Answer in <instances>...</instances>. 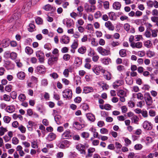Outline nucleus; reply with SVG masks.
<instances>
[{
    "label": "nucleus",
    "mask_w": 158,
    "mask_h": 158,
    "mask_svg": "<svg viewBox=\"0 0 158 158\" xmlns=\"http://www.w3.org/2000/svg\"><path fill=\"white\" fill-rule=\"evenodd\" d=\"M97 50L99 54L103 56H106L111 54L110 48H109L105 49L102 47L99 46L97 48Z\"/></svg>",
    "instance_id": "1"
},
{
    "label": "nucleus",
    "mask_w": 158,
    "mask_h": 158,
    "mask_svg": "<svg viewBox=\"0 0 158 158\" xmlns=\"http://www.w3.org/2000/svg\"><path fill=\"white\" fill-rule=\"evenodd\" d=\"M31 4V2L30 0H25V1L24 6H23L21 10V13H24L27 11L29 7L30 6Z\"/></svg>",
    "instance_id": "2"
},
{
    "label": "nucleus",
    "mask_w": 158,
    "mask_h": 158,
    "mask_svg": "<svg viewBox=\"0 0 158 158\" xmlns=\"http://www.w3.org/2000/svg\"><path fill=\"white\" fill-rule=\"evenodd\" d=\"M58 59V56H54L53 55H51L48 61V64L50 65H52L56 62H57Z\"/></svg>",
    "instance_id": "3"
},
{
    "label": "nucleus",
    "mask_w": 158,
    "mask_h": 158,
    "mask_svg": "<svg viewBox=\"0 0 158 158\" xmlns=\"http://www.w3.org/2000/svg\"><path fill=\"white\" fill-rule=\"evenodd\" d=\"M62 93L63 97L64 98L70 99L72 97V91L70 89H65Z\"/></svg>",
    "instance_id": "4"
},
{
    "label": "nucleus",
    "mask_w": 158,
    "mask_h": 158,
    "mask_svg": "<svg viewBox=\"0 0 158 158\" xmlns=\"http://www.w3.org/2000/svg\"><path fill=\"white\" fill-rule=\"evenodd\" d=\"M36 56L38 57L40 62L42 63L44 62V56L43 52L40 51H37L36 52Z\"/></svg>",
    "instance_id": "5"
},
{
    "label": "nucleus",
    "mask_w": 158,
    "mask_h": 158,
    "mask_svg": "<svg viewBox=\"0 0 158 158\" xmlns=\"http://www.w3.org/2000/svg\"><path fill=\"white\" fill-rule=\"evenodd\" d=\"M72 133L69 130H66L62 135L61 138L63 139H68L72 136Z\"/></svg>",
    "instance_id": "6"
},
{
    "label": "nucleus",
    "mask_w": 158,
    "mask_h": 158,
    "mask_svg": "<svg viewBox=\"0 0 158 158\" xmlns=\"http://www.w3.org/2000/svg\"><path fill=\"white\" fill-rule=\"evenodd\" d=\"M70 144V142L67 140H64L61 143H60L58 146L61 148H69Z\"/></svg>",
    "instance_id": "7"
},
{
    "label": "nucleus",
    "mask_w": 158,
    "mask_h": 158,
    "mask_svg": "<svg viewBox=\"0 0 158 158\" xmlns=\"http://www.w3.org/2000/svg\"><path fill=\"white\" fill-rule=\"evenodd\" d=\"M146 99L145 100L146 103L148 106H150L153 102L152 98L149 93H146Z\"/></svg>",
    "instance_id": "8"
},
{
    "label": "nucleus",
    "mask_w": 158,
    "mask_h": 158,
    "mask_svg": "<svg viewBox=\"0 0 158 158\" xmlns=\"http://www.w3.org/2000/svg\"><path fill=\"white\" fill-rule=\"evenodd\" d=\"M69 41L70 38L66 35H63L60 39V42L62 44H67L69 43Z\"/></svg>",
    "instance_id": "9"
},
{
    "label": "nucleus",
    "mask_w": 158,
    "mask_h": 158,
    "mask_svg": "<svg viewBox=\"0 0 158 158\" xmlns=\"http://www.w3.org/2000/svg\"><path fill=\"white\" fill-rule=\"evenodd\" d=\"M105 26L109 30L113 31L114 29V26L110 21L106 22L105 23Z\"/></svg>",
    "instance_id": "10"
},
{
    "label": "nucleus",
    "mask_w": 158,
    "mask_h": 158,
    "mask_svg": "<svg viewBox=\"0 0 158 158\" xmlns=\"http://www.w3.org/2000/svg\"><path fill=\"white\" fill-rule=\"evenodd\" d=\"M131 46L133 48H140L142 47L143 44L141 42H138L136 43L134 42L131 44Z\"/></svg>",
    "instance_id": "11"
},
{
    "label": "nucleus",
    "mask_w": 158,
    "mask_h": 158,
    "mask_svg": "<svg viewBox=\"0 0 158 158\" xmlns=\"http://www.w3.org/2000/svg\"><path fill=\"white\" fill-rule=\"evenodd\" d=\"M143 127L144 128L147 130H150L152 128L151 123L147 121H145L143 122Z\"/></svg>",
    "instance_id": "12"
},
{
    "label": "nucleus",
    "mask_w": 158,
    "mask_h": 158,
    "mask_svg": "<svg viewBox=\"0 0 158 158\" xmlns=\"http://www.w3.org/2000/svg\"><path fill=\"white\" fill-rule=\"evenodd\" d=\"M102 67L101 66L97 65H94L93 68V71L97 75L99 74Z\"/></svg>",
    "instance_id": "13"
},
{
    "label": "nucleus",
    "mask_w": 158,
    "mask_h": 158,
    "mask_svg": "<svg viewBox=\"0 0 158 158\" xmlns=\"http://www.w3.org/2000/svg\"><path fill=\"white\" fill-rule=\"evenodd\" d=\"M101 60L102 63L105 65H108L111 63V60L110 58L105 57L101 59Z\"/></svg>",
    "instance_id": "14"
},
{
    "label": "nucleus",
    "mask_w": 158,
    "mask_h": 158,
    "mask_svg": "<svg viewBox=\"0 0 158 158\" xmlns=\"http://www.w3.org/2000/svg\"><path fill=\"white\" fill-rule=\"evenodd\" d=\"M5 66L8 69H11L13 68L14 65L10 61L6 60L5 61Z\"/></svg>",
    "instance_id": "15"
},
{
    "label": "nucleus",
    "mask_w": 158,
    "mask_h": 158,
    "mask_svg": "<svg viewBox=\"0 0 158 158\" xmlns=\"http://www.w3.org/2000/svg\"><path fill=\"white\" fill-rule=\"evenodd\" d=\"M37 124L35 123L32 121H30L28 122L27 127L29 130L32 131V127L34 126H35Z\"/></svg>",
    "instance_id": "16"
},
{
    "label": "nucleus",
    "mask_w": 158,
    "mask_h": 158,
    "mask_svg": "<svg viewBox=\"0 0 158 158\" xmlns=\"http://www.w3.org/2000/svg\"><path fill=\"white\" fill-rule=\"evenodd\" d=\"M121 6V4L118 2H114L113 4V9L116 10H120Z\"/></svg>",
    "instance_id": "17"
},
{
    "label": "nucleus",
    "mask_w": 158,
    "mask_h": 158,
    "mask_svg": "<svg viewBox=\"0 0 158 158\" xmlns=\"http://www.w3.org/2000/svg\"><path fill=\"white\" fill-rule=\"evenodd\" d=\"M98 85L102 88L103 90H107L109 89V86L103 82H100L98 83Z\"/></svg>",
    "instance_id": "18"
},
{
    "label": "nucleus",
    "mask_w": 158,
    "mask_h": 158,
    "mask_svg": "<svg viewBox=\"0 0 158 158\" xmlns=\"http://www.w3.org/2000/svg\"><path fill=\"white\" fill-rule=\"evenodd\" d=\"M94 91L93 88L91 87L86 86L83 88V92L85 94H87Z\"/></svg>",
    "instance_id": "19"
},
{
    "label": "nucleus",
    "mask_w": 158,
    "mask_h": 158,
    "mask_svg": "<svg viewBox=\"0 0 158 158\" xmlns=\"http://www.w3.org/2000/svg\"><path fill=\"white\" fill-rule=\"evenodd\" d=\"M17 78L21 80L24 79L25 77V73L23 72H19L17 74Z\"/></svg>",
    "instance_id": "20"
},
{
    "label": "nucleus",
    "mask_w": 158,
    "mask_h": 158,
    "mask_svg": "<svg viewBox=\"0 0 158 158\" xmlns=\"http://www.w3.org/2000/svg\"><path fill=\"white\" fill-rule=\"evenodd\" d=\"M86 116L87 118L90 121L94 122L95 119L94 115L91 113H87Z\"/></svg>",
    "instance_id": "21"
},
{
    "label": "nucleus",
    "mask_w": 158,
    "mask_h": 158,
    "mask_svg": "<svg viewBox=\"0 0 158 158\" xmlns=\"http://www.w3.org/2000/svg\"><path fill=\"white\" fill-rule=\"evenodd\" d=\"M36 69L37 72L39 73H43L45 72V68L43 65H40L36 67Z\"/></svg>",
    "instance_id": "22"
},
{
    "label": "nucleus",
    "mask_w": 158,
    "mask_h": 158,
    "mask_svg": "<svg viewBox=\"0 0 158 158\" xmlns=\"http://www.w3.org/2000/svg\"><path fill=\"white\" fill-rule=\"evenodd\" d=\"M63 22L64 24H66L68 27H70L72 25V21L70 19H64L63 20Z\"/></svg>",
    "instance_id": "23"
},
{
    "label": "nucleus",
    "mask_w": 158,
    "mask_h": 158,
    "mask_svg": "<svg viewBox=\"0 0 158 158\" xmlns=\"http://www.w3.org/2000/svg\"><path fill=\"white\" fill-rule=\"evenodd\" d=\"M43 8L44 10H45L48 11L49 10H52V11H53L55 10V8H54L51 5L49 4H47L46 5L44 6Z\"/></svg>",
    "instance_id": "24"
},
{
    "label": "nucleus",
    "mask_w": 158,
    "mask_h": 158,
    "mask_svg": "<svg viewBox=\"0 0 158 158\" xmlns=\"http://www.w3.org/2000/svg\"><path fill=\"white\" fill-rule=\"evenodd\" d=\"M144 45L147 48L151 47L152 46V43L151 41L147 40L143 42Z\"/></svg>",
    "instance_id": "25"
},
{
    "label": "nucleus",
    "mask_w": 158,
    "mask_h": 158,
    "mask_svg": "<svg viewBox=\"0 0 158 158\" xmlns=\"http://www.w3.org/2000/svg\"><path fill=\"white\" fill-rule=\"evenodd\" d=\"M25 52L28 55H31L33 52V50L31 48L27 46L25 48Z\"/></svg>",
    "instance_id": "26"
},
{
    "label": "nucleus",
    "mask_w": 158,
    "mask_h": 158,
    "mask_svg": "<svg viewBox=\"0 0 158 158\" xmlns=\"http://www.w3.org/2000/svg\"><path fill=\"white\" fill-rule=\"evenodd\" d=\"M56 137V135L53 133H50L48 136V139L50 141L53 140Z\"/></svg>",
    "instance_id": "27"
},
{
    "label": "nucleus",
    "mask_w": 158,
    "mask_h": 158,
    "mask_svg": "<svg viewBox=\"0 0 158 158\" xmlns=\"http://www.w3.org/2000/svg\"><path fill=\"white\" fill-rule=\"evenodd\" d=\"M82 62L81 58L79 57L76 58L74 63L76 64V65L77 66H80L82 64Z\"/></svg>",
    "instance_id": "28"
},
{
    "label": "nucleus",
    "mask_w": 158,
    "mask_h": 158,
    "mask_svg": "<svg viewBox=\"0 0 158 158\" xmlns=\"http://www.w3.org/2000/svg\"><path fill=\"white\" fill-rule=\"evenodd\" d=\"M110 19L111 20H115L116 19V16L115 13L113 12L108 13Z\"/></svg>",
    "instance_id": "29"
},
{
    "label": "nucleus",
    "mask_w": 158,
    "mask_h": 158,
    "mask_svg": "<svg viewBox=\"0 0 158 158\" xmlns=\"http://www.w3.org/2000/svg\"><path fill=\"white\" fill-rule=\"evenodd\" d=\"M73 125L74 127L77 129H80L82 128L81 124L77 121H74L73 122Z\"/></svg>",
    "instance_id": "30"
},
{
    "label": "nucleus",
    "mask_w": 158,
    "mask_h": 158,
    "mask_svg": "<svg viewBox=\"0 0 158 158\" xmlns=\"http://www.w3.org/2000/svg\"><path fill=\"white\" fill-rule=\"evenodd\" d=\"M139 120V118L136 115H135L131 118L132 123H133L136 124H138Z\"/></svg>",
    "instance_id": "31"
},
{
    "label": "nucleus",
    "mask_w": 158,
    "mask_h": 158,
    "mask_svg": "<svg viewBox=\"0 0 158 158\" xmlns=\"http://www.w3.org/2000/svg\"><path fill=\"white\" fill-rule=\"evenodd\" d=\"M86 50V48L85 46H81V47H80L78 50V52L82 54H83L85 53Z\"/></svg>",
    "instance_id": "32"
},
{
    "label": "nucleus",
    "mask_w": 158,
    "mask_h": 158,
    "mask_svg": "<svg viewBox=\"0 0 158 158\" xmlns=\"http://www.w3.org/2000/svg\"><path fill=\"white\" fill-rule=\"evenodd\" d=\"M7 111L10 113H12L14 111L15 108L13 106H9L6 107Z\"/></svg>",
    "instance_id": "33"
},
{
    "label": "nucleus",
    "mask_w": 158,
    "mask_h": 158,
    "mask_svg": "<svg viewBox=\"0 0 158 158\" xmlns=\"http://www.w3.org/2000/svg\"><path fill=\"white\" fill-rule=\"evenodd\" d=\"M7 131L6 128L2 126L0 127V135L2 136Z\"/></svg>",
    "instance_id": "34"
},
{
    "label": "nucleus",
    "mask_w": 158,
    "mask_h": 158,
    "mask_svg": "<svg viewBox=\"0 0 158 158\" xmlns=\"http://www.w3.org/2000/svg\"><path fill=\"white\" fill-rule=\"evenodd\" d=\"M85 10L87 12H91V9H90L89 5L87 3H85L84 4Z\"/></svg>",
    "instance_id": "35"
},
{
    "label": "nucleus",
    "mask_w": 158,
    "mask_h": 158,
    "mask_svg": "<svg viewBox=\"0 0 158 158\" xmlns=\"http://www.w3.org/2000/svg\"><path fill=\"white\" fill-rule=\"evenodd\" d=\"M147 55L149 57H152L154 56L155 53L154 51L148 50L147 52Z\"/></svg>",
    "instance_id": "36"
},
{
    "label": "nucleus",
    "mask_w": 158,
    "mask_h": 158,
    "mask_svg": "<svg viewBox=\"0 0 158 158\" xmlns=\"http://www.w3.org/2000/svg\"><path fill=\"white\" fill-rule=\"evenodd\" d=\"M86 29L90 31H94V28L93 25L91 23H88L87 24L86 27Z\"/></svg>",
    "instance_id": "37"
},
{
    "label": "nucleus",
    "mask_w": 158,
    "mask_h": 158,
    "mask_svg": "<svg viewBox=\"0 0 158 158\" xmlns=\"http://www.w3.org/2000/svg\"><path fill=\"white\" fill-rule=\"evenodd\" d=\"M31 146L33 148H38V145L37 141L36 140H33L31 142Z\"/></svg>",
    "instance_id": "38"
},
{
    "label": "nucleus",
    "mask_w": 158,
    "mask_h": 158,
    "mask_svg": "<svg viewBox=\"0 0 158 158\" xmlns=\"http://www.w3.org/2000/svg\"><path fill=\"white\" fill-rule=\"evenodd\" d=\"M117 95L119 97H126V93L123 90H120L117 93Z\"/></svg>",
    "instance_id": "39"
},
{
    "label": "nucleus",
    "mask_w": 158,
    "mask_h": 158,
    "mask_svg": "<svg viewBox=\"0 0 158 158\" xmlns=\"http://www.w3.org/2000/svg\"><path fill=\"white\" fill-rule=\"evenodd\" d=\"M9 42L7 40H3L2 46L4 48H6L9 45Z\"/></svg>",
    "instance_id": "40"
},
{
    "label": "nucleus",
    "mask_w": 158,
    "mask_h": 158,
    "mask_svg": "<svg viewBox=\"0 0 158 158\" xmlns=\"http://www.w3.org/2000/svg\"><path fill=\"white\" fill-rule=\"evenodd\" d=\"M19 99L21 102H23L26 99V97L24 94H20L18 97Z\"/></svg>",
    "instance_id": "41"
},
{
    "label": "nucleus",
    "mask_w": 158,
    "mask_h": 158,
    "mask_svg": "<svg viewBox=\"0 0 158 158\" xmlns=\"http://www.w3.org/2000/svg\"><path fill=\"white\" fill-rule=\"evenodd\" d=\"M78 45V41L77 40H74L72 44L71 45V47L74 49H76Z\"/></svg>",
    "instance_id": "42"
},
{
    "label": "nucleus",
    "mask_w": 158,
    "mask_h": 158,
    "mask_svg": "<svg viewBox=\"0 0 158 158\" xmlns=\"http://www.w3.org/2000/svg\"><path fill=\"white\" fill-rule=\"evenodd\" d=\"M123 27L125 31L127 32H129L130 30L131 26L129 23H126L124 25Z\"/></svg>",
    "instance_id": "43"
},
{
    "label": "nucleus",
    "mask_w": 158,
    "mask_h": 158,
    "mask_svg": "<svg viewBox=\"0 0 158 158\" xmlns=\"http://www.w3.org/2000/svg\"><path fill=\"white\" fill-rule=\"evenodd\" d=\"M88 147H89V145L87 144H83L81 143H79L76 146V148H85Z\"/></svg>",
    "instance_id": "44"
},
{
    "label": "nucleus",
    "mask_w": 158,
    "mask_h": 158,
    "mask_svg": "<svg viewBox=\"0 0 158 158\" xmlns=\"http://www.w3.org/2000/svg\"><path fill=\"white\" fill-rule=\"evenodd\" d=\"M18 129L23 133H25L26 131V128L22 125L19 126Z\"/></svg>",
    "instance_id": "45"
},
{
    "label": "nucleus",
    "mask_w": 158,
    "mask_h": 158,
    "mask_svg": "<svg viewBox=\"0 0 158 158\" xmlns=\"http://www.w3.org/2000/svg\"><path fill=\"white\" fill-rule=\"evenodd\" d=\"M77 27L78 31L80 33H82L85 31V29L83 27L81 26H78V25H77Z\"/></svg>",
    "instance_id": "46"
},
{
    "label": "nucleus",
    "mask_w": 158,
    "mask_h": 158,
    "mask_svg": "<svg viewBox=\"0 0 158 158\" xmlns=\"http://www.w3.org/2000/svg\"><path fill=\"white\" fill-rule=\"evenodd\" d=\"M100 131L102 134H107L108 133L109 131L106 128H103L100 129Z\"/></svg>",
    "instance_id": "47"
},
{
    "label": "nucleus",
    "mask_w": 158,
    "mask_h": 158,
    "mask_svg": "<svg viewBox=\"0 0 158 158\" xmlns=\"http://www.w3.org/2000/svg\"><path fill=\"white\" fill-rule=\"evenodd\" d=\"M102 15V14L100 11H96L94 14V17L95 18L98 19Z\"/></svg>",
    "instance_id": "48"
},
{
    "label": "nucleus",
    "mask_w": 158,
    "mask_h": 158,
    "mask_svg": "<svg viewBox=\"0 0 158 158\" xmlns=\"http://www.w3.org/2000/svg\"><path fill=\"white\" fill-rule=\"evenodd\" d=\"M104 76L105 79L108 80H110L111 78V74L108 72L104 74Z\"/></svg>",
    "instance_id": "49"
},
{
    "label": "nucleus",
    "mask_w": 158,
    "mask_h": 158,
    "mask_svg": "<svg viewBox=\"0 0 158 158\" xmlns=\"http://www.w3.org/2000/svg\"><path fill=\"white\" fill-rule=\"evenodd\" d=\"M119 53L121 57H123L126 55V50L125 49H122L119 51Z\"/></svg>",
    "instance_id": "50"
},
{
    "label": "nucleus",
    "mask_w": 158,
    "mask_h": 158,
    "mask_svg": "<svg viewBox=\"0 0 158 158\" xmlns=\"http://www.w3.org/2000/svg\"><path fill=\"white\" fill-rule=\"evenodd\" d=\"M135 95L136 96V98L138 99L142 100L143 98V94L141 93H139L135 94Z\"/></svg>",
    "instance_id": "51"
},
{
    "label": "nucleus",
    "mask_w": 158,
    "mask_h": 158,
    "mask_svg": "<svg viewBox=\"0 0 158 158\" xmlns=\"http://www.w3.org/2000/svg\"><path fill=\"white\" fill-rule=\"evenodd\" d=\"M95 54V52L94 49L91 48L90 49L88 50V55L90 56H93Z\"/></svg>",
    "instance_id": "52"
},
{
    "label": "nucleus",
    "mask_w": 158,
    "mask_h": 158,
    "mask_svg": "<svg viewBox=\"0 0 158 158\" xmlns=\"http://www.w3.org/2000/svg\"><path fill=\"white\" fill-rule=\"evenodd\" d=\"M84 21L82 19H79L76 22V25H78V26H81L83 25Z\"/></svg>",
    "instance_id": "53"
},
{
    "label": "nucleus",
    "mask_w": 158,
    "mask_h": 158,
    "mask_svg": "<svg viewBox=\"0 0 158 158\" xmlns=\"http://www.w3.org/2000/svg\"><path fill=\"white\" fill-rule=\"evenodd\" d=\"M35 22L38 24H41L43 23V19L40 18L38 17L35 19Z\"/></svg>",
    "instance_id": "54"
},
{
    "label": "nucleus",
    "mask_w": 158,
    "mask_h": 158,
    "mask_svg": "<svg viewBox=\"0 0 158 158\" xmlns=\"http://www.w3.org/2000/svg\"><path fill=\"white\" fill-rule=\"evenodd\" d=\"M69 70L67 69H65L63 72V74L65 77H68L69 76Z\"/></svg>",
    "instance_id": "55"
},
{
    "label": "nucleus",
    "mask_w": 158,
    "mask_h": 158,
    "mask_svg": "<svg viewBox=\"0 0 158 158\" xmlns=\"http://www.w3.org/2000/svg\"><path fill=\"white\" fill-rule=\"evenodd\" d=\"M152 36L153 37H156L157 36V31L156 30H152Z\"/></svg>",
    "instance_id": "56"
},
{
    "label": "nucleus",
    "mask_w": 158,
    "mask_h": 158,
    "mask_svg": "<svg viewBox=\"0 0 158 158\" xmlns=\"http://www.w3.org/2000/svg\"><path fill=\"white\" fill-rule=\"evenodd\" d=\"M44 48L45 49L50 51L51 49V46L50 44L47 43L44 45Z\"/></svg>",
    "instance_id": "57"
},
{
    "label": "nucleus",
    "mask_w": 158,
    "mask_h": 158,
    "mask_svg": "<svg viewBox=\"0 0 158 158\" xmlns=\"http://www.w3.org/2000/svg\"><path fill=\"white\" fill-rule=\"evenodd\" d=\"M144 21V19H136L134 21V23H135L137 25H139L140 23H143Z\"/></svg>",
    "instance_id": "58"
},
{
    "label": "nucleus",
    "mask_w": 158,
    "mask_h": 158,
    "mask_svg": "<svg viewBox=\"0 0 158 158\" xmlns=\"http://www.w3.org/2000/svg\"><path fill=\"white\" fill-rule=\"evenodd\" d=\"M91 44L93 46H97L98 44L95 41V39L93 38L91 40Z\"/></svg>",
    "instance_id": "59"
},
{
    "label": "nucleus",
    "mask_w": 158,
    "mask_h": 158,
    "mask_svg": "<svg viewBox=\"0 0 158 158\" xmlns=\"http://www.w3.org/2000/svg\"><path fill=\"white\" fill-rule=\"evenodd\" d=\"M103 6L105 9H108L109 8V3L108 1H105L103 2Z\"/></svg>",
    "instance_id": "60"
},
{
    "label": "nucleus",
    "mask_w": 158,
    "mask_h": 158,
    "mask_svg": "<svg viewBox=\"0 0 158 158\" xmlns=\"http://www.w3.org/2000/svg\"><path fill=\"white\" fill-rule=\"evenodd\" d=\"M29 27L28 28V30L30 32H32L34 31V29L35 28V26L33 24H30L29 25Z\"/></svg>",
    "instance_id": "61"
},
{
    "label": "nucleus",
    "mask_w": 158,
    "mask_h": 158,
    "mask_svg": "<svg viewBox=\"0 0 158 158\" xmlns=\"http://www.w3.org/2000/svg\"><path fill=\"white\" fill-rule=\"evenodd\" d=\"M62 83L66 85H68L70 83L69 81L65 78H62Z\"/></svg>",
    "instance_id": "62"
},
{
    "label": "nucleus",
    "mask_w": 158,
    "mask_h": 158,
    "mask_svg": "<svg viewBox=\"0 0 158 158\" xmlns=\"http://www.w3.org/2000/svg\"><path fill=\"white\" fill-rule=\"evenodd\" d=\"M10 95L13 99H15L17 97V93L15 91H12Z\"/></svg>",
    "instance_id": "63"
},
{
    "label": "nucleus",
    "mask_w": 158,
    "mask_h": 158,
    "mask_svg": "<svg viewBox=\"0 0 158 158\" xmlns=\"http://www.w3.org/2000/svg\"><path fill=\"white\" fill-rule=\"evenodd\" d=\"M10 56L12 59H15L17 57V54L16 53L13 52L10 54Z\"/></svg>",
    "instance_id": "64"
}]
</instances>
